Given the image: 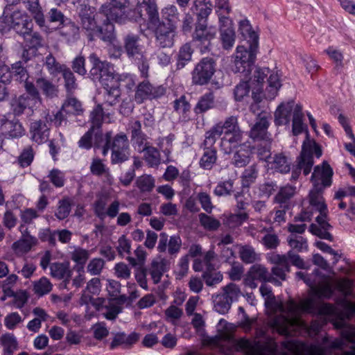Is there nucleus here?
Returning <instances> with one entry per match:
<instances>
[{"label":"nucleus","mask_w":355,"mask_h":355,"mask_svg":"<svg viewBox=\"0 0 355 355\" xmlns=\"http://www.w3.org/2000/svg\"><path fill=\"white\" fill-rule=\"evenodd\" d=\"M342 314L334 323L336 329H341L342 339H336L331 344L333 349H340L341 355H355V327L349 325L345 318H350L355 314V303L345 299L340 303Z\"/></svg>","instance_id":"nucleus-3"},{"label":"nucleus","mask_w":355,"mask_h":355,"mask_svg":"<svg viewBox=\"0 0 355 355\" xmlns=\"http://www.w3.org/2000/svg\"><path fill=\"white\" fill-rule=\"evenodd\" d=\"M303 116L302 106L295 105L293 115V133L294 135L300 134L303 130Z\"/></svg>","instance_id":"nucleus-50"},{"label":"nucleus","mask_w":355,"mask_h":355,"mask_svg":"<svg viewBox=\"0 0 355 355\" xmlns=\"http://www.w3.org/2000/svg\"><path fill=\"white\" fill-rule=\"evenodd\" d=\"M80 17L83 29L88 33L89 40H93L96 30L98 28L94 19V15L92 12H82Z\"/></svg>","instance_id":"nucleus-34"},{"label":"nucleus","mask_w":355,"mask_h":355,"mask_svg":"<svg viewBox=\"0 0 355 355\" xmlns=\"http://www.w3.org/2000/svg\"><path fill=\"white\" fill-rule=\"evenodd\" d=\"M250 279H256L263 282H272L277 286H280L281 282L276 278L270 276L268 269L263 265L254 264L251 266L248 272Z\"/></svg>","instance_id":"nucleus-25"},{"label":"nucleus","mask_w":355,"mask_h":355,"mask_svg":"<svg viewBox=\"0 0 355 355\" xmlns=\"http://www.w3.org/2000/svg\"><path fill=\"white\" fill-rule=\"evenodd\" d=\"M11 71L16 78V80L21 83L25 82L29 78L28 73L21 61L16 62L12 64Z\"/></svg>","instance_id":"nucleus-60"},{"label":"nucleus","mask_w":355,"mask_h":355,"mask_svg":"<svg viewBox=\"0 0 355 355\" xmlns=\"http://www.w3.org/2000/svg\"><path fill=\"white\" fill-rule=\"evenodd\" d=\"M241 291L238 285L230 283L222 288V292L212 296L214 309L220 314L227 313L234 301L238 300Z\"/></svg>","instance_id":"nucleus-9"},{"label":"nucleus","mask_w":355,"mask_h":355,"mask_svg":"<svg viewBox=\"0 0 355 355\" xmlns=\"http://www.w3.org/2000/svg\"><path fill=\"white\" fill-rule=\"evenodd\" d=\"M238 253L241 260L245 263H252L259 261L260 254L250 245H238Z\"/></svg>","instance_id":"nucleus-31"},{"label":"nucleus","mask_w":355,"mask_h":355,"mask_svg":"<svg viewBox=\"0 0 355 355\" xmlns=\"http://www.w3.org/2000/svg\"><path fill=\"white\" fill-rule=\"evenodd\" d=\"M193 10L197 15V21H207V17L212 10V5L208 0H196Z\"/></svg>","instance_id":"nucleus-35"},{"label":"nucleus","mask_w":355,"mask_h":355,"mask_svg":"<svg viewBox=\"0 0 355 355\" xmlns=\"http://www.w3.org/2000/svg\"><path fill=\"white\" fill-rule=\"evenodd\" d=\"M50 270L51 275L53 277L61 279L67 276L64 282L65 285L69 283L71 270L69 269L67 264L60 262L53 263L50 265Z\"/></svg>","instance_id":"nucleus-37"},{"label":"nucleus","mask_w":355,"mask_h":355,"mask_svg":"<svg viewBox=\"0 0 355 355\" xmlns=\"http://www.w3.org/2000/svg\"><path fill=\"white\" fill-rule=\"evenodd\" d=\"M37 244L36 237H28V239L20 238L12 245V250L14 253L21 257L31 251L32 248Z\"/></svg>","instance_id":"nucleus-28"},{"label":"nucleus","mask_w":355,"mask_h":355,"mask_svg":"<svg viewBox=\"0 0 355 355\" xmlns=\"http://www.w3.org/2000/svg\"><path fill=\"white\" fill-rule=\"evenodd\" d=\"M71 211V202L69 198H63L58 202V206L55 216L59 220L68 217Z\"/></svg>","instance_id":"nucleus-61"},{"label":"nucleus","mask_w":355,"mask_h":355,"mask_svg":"<svg viewBox=\"0 0 355 355\" xmlns=\"http://www.w3.org/2000/svg\"><path fill=\"white\" fill-rule=\"evenodd\" d=\"M216 28L208 26L207 21H197L195 31L193 33V40L205 44V49L210 44V41L215 37Z\"/></svg>","instance_id":"nucleus-16"},{"label":"nucleus","mask_w":355,"mask_h":355,"mask_svg":"<svg viewBox=\"0 0 355 355\" xmlns=\"http://www.w3.org/2000/svg\"><path fill=\"white\" fill-rule=\"evenodd\" d=\"M214 103V95L212 92H209L202 96L196 107L194 112L196 114L203 113L213 107Z\"/></svg>","instance_id":"nucleus-42"},{"label":"nucleus","mask_w":355,"mask_h":355,"mask_svg":"<svg viewBox=\"0 0 355 355\" xmlns=\"http://www.w3.org/2000/svg\"><path fill=\"white\" fill-rule=\"evenodd\" d=\"M232 153L233 154L231 161L232 164L238 168L244 167L250 162L252 154V148L247 142L241 145L239 148L234 150Z\"/></svg>","instance_id":"nucleus-22"},{"label":"nucleus","mask_w":355,"mask_h":355,"mask_svg":"<svg viewBox=\"0 0 355 355\" xmlns=\"http://www.w3.org/2000/svg\"><path fill=\"white\" fill-rule=\"evenodd\" d=\"M278 309L280 314L274 318L272 326L282 335L295 336L300 329L305 327L299 317L300 311H313L314 302L313 299L307 298L297 304L291 300L285 304H281Z\"/></svg>","instance_id":"nucleus-1"},{"label":"nucleus","mask_w":355,"mask_h":355,"mask_svg":"<svg viewBox=\"0 0 355 355\" xmlns=\"http://www.w3.org/2000/svg\"><path fill=\"white\" fill-rule=\"evenodd\" d=\"M89 60L93 65L91 76L93 80L100 82L105 90L103 105H115L119 102L121 91L113 73L110 70L109 63L101 61L94 53L90 55Z\"/></svg>","instance_id":"nucleus-2"},{"label":"nucleus","mask_w":355,"mask_h":355,"mask_svg":"<svg viewBox=\"0 0 355 355\" xmlns=\"http://www.w3.org/2000/svg\"><path fill=\"white\" fill-rule=\"evenodd\" d=\"M130 19L139 23L148 21V24L155 26L159 23V14L155 1L151 0H137V5L132 12Z\"/></svg>","instance_id":"nucleus-10"},{"label":"nucleus","mask_w":355,"mask_h":355,"mask_svg":"<svg viewBox=\"0 0 355 355\" xmlns=\"http://www.w3.org/2000/svg\"><path fill=\"white\" fill-rule=\"evenodd\" d=\"M234 180L230 179L219 182L216 187L214 193L217 196H230L233 192Z\"/></svg>","instance_id":"nucleus-63"},{"label":"nucleus","mask_w":355,"mask_h":355,"mask_svg":"<svg viewBox=\"0 0 355 355\" xmlns=\"http://www.w3.org/2000/svg\"><path fill=\"white\" fill-rule=\"evenodd\" d=\"M217 159L215 148L207 147L204 149L202 156L200 160V166L204 169H211Z\"/></svg>","instance_id":"nucleus-40"},{"label":"nucleus","mask_w":355,"mask_h":355,"mask_svg":"<svg viewBox=\"0 0 355 355\" xmlns=\"http://www.w3.org/2000/svg\"><path fill=\"white\" fill-rule=\"evenodd\" d=\"M37 104L33 102L28 95L22 94L13 100L11 105L15 115L22 114L26 108H33Z\"/></svg>","instance_id":"nucleus-33"},{"label":"nucleus","mask_w":355,"mask_h":355,"mask_svg":"<svg viewBox=\"0 0 355 355\" xmlns=\"http://www.w3.org/2000/svg\"><path fill=\"white\" fill-rule=\"evenodd\" d=\"M220 126L223 130V134L234 133L242 132L239 128L238 119L234 116L227 117L224 123H219L216 124Z\"/></svg>","instance_id":"nucleus-51"},{"label":"nucleus","mask_w":355,"mask_h":355,"mask_svg":"<svg viewBox=\"0 0 355 355\" xmlns=\"http://www.w3.org/2000/svg\"><path fill=\"white\" fill-rule=\"evenodd\" d=\"M324 52L329 55V58L334 62L335 67L334 69L336 71H339L344 67V56L343 53L332 47L330 46L328 49H327Z\"/></svg>","instance_id":"nucleus-54"},{"label":"nucleus","mask_w":355,"mask_h":355,"mask_svg":"<svg viewBox=\"0 0 355 355\" xmlns=\"http://www.w3.org/2000/svg\"><path fill=\"white\" fill-rule=\"evenodd\" d=\"M128 4V0H110L109 3L101 6L100 12L106 16L107 21L121 24L132 15L130 13L126 15L123 10Z\"/></svg>","instance_id":"nucleus-12"},{"label":"nucleus","mask_w":355,"mask_h":355,"mask_svg":"<svg viewBox=\"0 0 355 355\" xmlns=\"http://www.w3.org/2000/svg\"><path fill=\"white\" fill-rule=\"evenodd\" d=\"M295 193V187L287 185L282 187L275 198V201L280 205H288V200L294 196Z\"/></svg>","instance_id":"nucleus-52"},{"label":"nucleus","mask_w":355,"mask_h":355,"mask_svg":"<svg viewBox=\"0 0 355 355\" xmlns=\"http://www.w3.org/2000/svg\"><path fill=\"white\" fill-rule=\"evenodd\" d=\"M98 37L101 40L107 42H111L114 39V26L107 22L103 27H99L96 30L94 37Z\"/></svg>","instance_id":"nucleus-41"},{"label":"nucleus","mask_w":355,"mask_h":355,"mask_svg":"<svg viewBox=\"0 0 355 355\" xmlns=\"http://www.w3.org/2000/svg\"><path fill=\"white\" fill-rule=\"evenodd\" d=\"M105 116L102 105L98 104L90 113V120L92 122V130L100 128L102 125L103 119Z\"/></svg>","instance_id":"nucleus-57"},{"label":"nucleus","mask_w":355,"mask_h":355,"mask_svg":"<svg viewBox=\"0 0 355 355\" xmlns=\"http://www.w3.org/2000/svg\"><path fill=\"white\" fill-rule=\"evenodd\" d=\"M174 109L180 114L182 115L184 120L189 119V112H190V104L186 100L184 96H182L180 98L174 101Z\"/></svg>","instance_id":"nucleus-56"},{"label":"nucleus","mask_w":355,"mask_h":355,"mask_svg":"<svg viewBox=\"0 0 355 355\" xmlns=\"http://www.w3.org/2000/svg\"><path fill=\"white\" fill-rule=\"evenodd\" d=\"M90 256L89 250L76 247L70 253L71 259L78 265V267H83Z\"/></svg>","instance_id":"nucleus-47"},{"label":"nucleus","mask_w":355,"mask_h":355,"mask_svg":"<svg viewBox=\"0 0 355 355\" xmlns=\"http://www.w3.org/2000/svg\"><path fill=\"white\" fill-rule=\"evenodd\" d=\"M135 183L141 192H150L155 187V180L150 175L144 174L138 177Z\"/></svg>","instance_id":"nucleus-49"},{"label":"nucleus","mask_w":355,"mask_h":355,"mask_svg":"<svg viewBox=\"0 0 355 355\" xmlns=\"http://www.w3.org/2000/svg\"><path fill=\"white\" fill-rule=\"evenodd\" d=\"M324 188L314 187L309 192V209L319 215L315 218L318 225L312 223L309 227L310 232L318 237L332 241L333 237L329 232L332 227L327 220V207L322 196Z\"/></svg>","instance_id":"nucleus-4"},{"label":"nucleus","mask_w":355,"mask_h":355,"mask_svg":"<svg viewBox=\"0 0 355 355\" xmlns=\"http://www.w3.org/2000/svg\"><path fill=\"white\" fill-rule=\"evenodd\" d=\"M237 347L245 351L246 355H268V351H273V349L268 350V346L261 344L259 341L252 342L245 339L238 340Z\"/></svg>","instance_id":"nucleus-23"},{"label":"nucleus","mask_w":355,"mask_h":355,"mask_svg":"<svg viewBox=\"0 0 355 355\" xmlns=\"http://www.w3.org/2000/svg\"><path fill=\"white\" fill-rule=\"evenodd\" d=\"M3 133L10 138L15 139L25 135V129L18 119L6 120L2 124Z\"/></svg>","instance_id":"nucleus-27"},{"label":"nucleus","mask_w":355,"mask_h":355,"mask_svg":"<svg viewBox=\"0 0 355 355\" xmlns=\"http://www.w3.org/2000/svg\"><path fill=\"white\" fill-rule=\"evenodd\" d=\"M311 288L313 294L318 297L329 298L334 291L333 283L328 279L318 285L313 284Z\"/></svg>","instance_id":"nucleus-39"},{"label":"nucleus","mask_w":355,"mask_h":355,"mask_svg":"<svg viewBox=\"0 0 355 355\" xmlns=\"http://www.w3.org/2000/svg\"><path fill=\"white\" fill-rule=\"evenodd\" d=\"M239 31L240 32L243 39L247 40L250 46L252 47L258 46V35L252 30V28L248 20L243 19L239 22Z\"/></svg>","instance_id":"nucleus-32"},{"label":"nucleus","mask_w":355,"mask_h":355,"mask_svg":"<svg viewBox=\"0 0 355 355\" xmlns=\"http://www.w3.org/2000/svg\"><path fill=\"white\" fill-rule=\"evenodd\" d=\"M333 174V169L330 165L324 161L321 165H318L314 168L311 181L314 187L324 189L331 186Z\"/></svg>","instance_id":"nucleus-14"},{"label":"nucleus","mask_w":355,"mask_h":355,"mask_svg":"<svg viewBox=\"0 0 355 355\" xmlns=\"http://www.w3.org/2000/svg\"><path fill=\"white\" fill-rule=\"evenodd\" d=\"M193 49L189 42L184 44L180 47L177 55V67L178 69L183 68L191 61Z\"/></svg>","instance_id":"nucleus-38"},{"label":"nucleus","mask_w":355,"mask_h":355,"mask_svg":"<svg viewBox=\"0 0 355 355\" xmlns=\"http://www.w3.org/2000/svg\"><path fill=\"white\" fill-rule=\"evenodd\" d=\"M257 46H250L249 49L243 45L236 47L232 55V71L242 73L245 78H248L255 60V49Z\"/></svg>","instance_id":"nucleus-8"},{"label":"nucleus","mask_w":355,"mask_h":355,"mask_svg":"<svg viewBox=\"0 0 355 355\" xmlns=\"http://www.w3.org/2000/svg\"><path fill=\"white\" fill-rule=\"evenodd\" d=\"M112 139V132H107L105 134L106 143L103 149V154L105 155L109 148L111 150H130L129 141L127 135L123 132L116 135Z\"/></svg>","instance_id":"nucleus-20"},{"label":"nucleus","mask_w":355,"mask_h":355,"mask_svg":"<svg viewBox=\"0 0 355 355\" xmlns=\"http://www.w3.org/2000/svg\"><path fill=\"white\" fill-rule=\"evenodd\" d=\"M268 260L274 265L271 268L272 274L282 281H285L286 273L291 271L290 263L286 262L285 256L273 252L270 255Z\"/></svg>","instance_id":"nucleus-19"},{"label":"nucleus","mask_w":355,"mask_h":355,"mask_svg":"<svg viewBox=\"0 0 355 355\" xmlns=\"http://www.w3.org/2000/svg\"><path fill=\"white\" fill-rule=\"evenodd\" d=\"M7 11L8 8H6L2 17L0 18L1 31L7 32L12 28L21 35H26L31 31L33 22L25 14L19 10H15L11 15H8Z\"/></svg>","instance_id":"nucleus-7"},{"label":"nucleus","mask_w":355,"mask_h":355,"mask_svg":"<svg viewBox=\"0 0 355 355\" xmlns=\"http://www.w3.org/2000/svg\"><path fill=\"white\" fill-rule=\"evenodd\" d=\"M293 101L281 103L275 112V123L277 125H287L290 122L291 112L294 110Z\"/></svg>","instance_id":"nucleus-26"},{"label":"nucleus","mask_w":355,"mask_h":355,"mask_svg":"<svg viewBox=\"0 0 355 355\" xmlns=\"http://www.w3.org/2000/svg\"><path fill=\"white\" fill-rule=\"evenodd\" d=\"M145 160L150 166H158L160 163V153L159 150L150 146L144 150Z\"/></svg>","instance_id":"nucleus-58"},{"label":"nucleus","mask_w":355,"mask_h":355,"mask_svg":"<svg viewBox=\"0 0 355 355\" xmlns=\"http://www.w3.org/2000/svg\"><path fill=\"white\" fill-rule=\"evenodd\" d=\"M258 168L257 164H252L245 169L241 175L243 187H249L258 177Z\"/></svg>","instance_id":"nucleus-46"},{"label":"nucleus","mask_w":355,"mask_h":355,"mask_svg":"<svg viewBox=\"0 0 355 355\" xmlns=\"http://www.w3.org/2000/svg\"><path fill=\"white\" fill-rule=\"evenodd\" d=\"M35 83L37 88L46 98H53L58 96L59 92L58 86L49 79L40 77L36 79Z\"/></svg>","instance_id":"nucleus-30"},{"label":"nucleus","mask_w":355,"mask_h":355,"mask_svg":"<svg viewBox=\"0 0 355 355\" xmlns=\"http://www.w3.org/2000/svg\"><path fill=\"white\" fill-rule=\"evenodd\" d=\"M44 64L51 75L62 73L67 67L66 65L60 64L51 53L46 57Z\"/></svg>","instance_id":"nucleus-55"},{"label":"nucleus","mask_w":355,"mask_h":355,"mask_svg":"<svg viewBox=\"0 0 355 355\" xmlns=\"http://www.w3.org/2000/svg\"><path fill=\"white\" fill-rule=\"evenodd\" d=\"M105 265V262L101 258H94L89 261L87 266V272L92 276L101 275Z\"/></svg>","instance_id":"nucleus-59"},{"label":"nucleus","mask_w":355,"mask_h":355,"mask_svg":"<svg viewBox=\"0 0 355 355\" xmlns=\"http://www.w3.org/2000/svg\"><path fill=\"white\" fill-rule=\"evenodd\" d=\"M33 291L35 294L39 297L49 293L53 288V284L51 283L50 280L45 277H42L39 280L33 282Z\"/></svg>","instance_id":"nucleus-44"},{"label":"nucleus","mask_w":355,"mask_h":355,"mask_svg":"<svg viewBox=\"0 0 355 355\" xmlns=\"http://www.w3.org/2000/svg\"><path fill=\"white\" fill-rule=\"evenodd\" d=\"M220 39L222 46L225 50L231 49L235 42L236 35L232 20L229 17H220Z\"/></svg>","instance_id":"nucleus-15"},{"label":"nucleus","mask_w":355,"mask_h":355,"mask_svg":"<svg viewBox=\"0 0 355 355\" xmlns=\"http://www.w3.org/2000/svg\"><path fill=\"white\" fill-rule=\"evenodd\" d=\"M148 28H155L154 34L155 38V44L159 49H171L175 43L176 36V27L171 23L160 22L155 25H149L147 23Z\"/></svg>","instance_id":"nucleus-11"},{"label":"nucleus","mask_w":355,"mask_h":355,"mask_svg":"<svg viewBox=\"0 0 355 355\" xmlns=\"http://www.w3.org/2000/svg\"><path fill=\"white\" fill-rule=\"evenodd\" d=\"M271 168L281 173H287L291 170V162L288 157L282 153L275 155L272 160L268 162Z\"/></svg>","instance_id":"nucleus-36"},{"label":"nucleus","mask_w":355,"mask_h":355,"mask_svg":"<svg viewBox=\"0 0 355 355\" xmlns=\"http://www.w3.org/2000/svg\"><path fill=\"white\" fill-rule=\"evenodd\" d=\"M245 143L243 141V132L224 134L220 141V150L225 154L230 155Z\"/></svg>","instance_id":"nucleus-21"},{"label":"nucleus","mask_w":355,"mask_h":355,"mask_svg":"<svg viewBox=\"0 0 355 355\" xmlns=\"http://www.w3.org/2000/svg\"><path fill=\"white\" fill-rule=\"evenodd\" d=\"M30 133L33 141L37 144H42L49 139V128L44 121H35L31 123Z\"/></svg>","instance_id":"nucleus-24"},{"label":"nucleus","mask_w":355,"mask_h":355,"mask_svg":"<svg viewBox=\"0 0 355 355\" xmlns=\"http://www.w3.org/2000/svg\"><path fill=\"white\" fill-rule=\"evenodd\" d=\"M199 220L202 226L209 231L216 230L220 225L218 220L203 213L199 214Z\"/></svg>","instance_id":"nucleus-62"},{"label":"nucleus","mask_w":355,"mask_h":355,"mask_svg":"<svg viewBox=\"0 0 355 355\" xmlns=\"http://www.w3.org/2000/svg\"><path fill=\"white\" fill-rule=\"evenodd\" d=\"M313 154L319 158L322 155V150L314 141L309 140L307 135L306 140L303 142L300 155L297 158V165L292 171V180H296L298 178L302 170L305 175L311 172L314 163Z\"/></svg>","instance_id":"nucleus-6"},{"label":"nucleus","mask_w":355,"mask_h":355,"mask_svg":"<svg viewBox=\"0 0 355 355\" xmlns=\"http://www.w3.org/2000/svg\"><path fill=\"white\" fill-rule=\"evenodd\" d=\"M62 107L65 114L78 115L83 112L81 103L77 98L71 96H67Z\"/></svg>","instance_id":"nucleus-43"},{"label":"nucleus","mask_w":355,"mask_h":355,"mask_svg":"<svg viewBox=\"0 0 355 355\" xmlns=\"http://www.w3.org/2000/svg\"><path fill=\"white\" fill-rule=\"evenodd\" d=\"M215 71V61L211 58H205L196 66L192 73L193 83L204 85L209 82Z\"/></svg>","instance_id":"nucleus-13"},{"label":"nucleus","mask_w":355,"mask_h":355,"mask_svg":"<svg viewBox=\"0 0 355 355\" xmlns=\"http://www.w3.org/2000/svg\"><path fill=\"white\" fill-rule=\"evenodd\" d=\"M164 313L165 320L173 325H176L184 314L182 309L174 304L166 309Z\"/></svg>","instance_id":"nucleus-45"},{"label":"nucleus","mask_w":355,"mask_h":355,"mask_svg":"<svg viewBox=\"0 0 355 355\" xmlns=\"http://www.w3.org/2000/svg\"><path fill=\"white\" fill-rule=\"evenodd\" d=\"M283 345L291 355H302L305 349L304 344L295 340L284 342Z\"/></svg>","instance_id":"nucleus-64"},{"label":"nucleus","mask_w":355,"mask_h":355,"mask_svg":"<svg viewBox=\"0 0 355 355\" xmlns=\"http://www.w3.org/2000/svg\"><path fill=\"white\" fill-rule=\"evenodd\" d=\"M259 121L252 127L250 131V137L254 139L267 140L268 139V128L269 122L268 121L270 114L266 112H261L257 114Z\"/></svg>","instance_id":"nucleus-17"},{"label":"nucleus","mask_w":355,"mask_h":355,"mask_svg":"<svg viewBox=\"0 0 355 355\" xmlns=\"http://www.w3.org/2000/svg\"><path fill=\"white\" fill-rule=\"evenodd\" d=\"M0 342L3 347L4 354L10 355L17 347L16 338L12 334H6L0 338Z\"/></svg>","instance_id":"nucleus-53"},{"label":"nucleus","mask_w":355,"mask_h":355,"mask_svg":"<svg viewBox=\"0 0 355 355\" xmlns=\"http://www.w3.org/2000/svg\"><path fill=\"white\" fill-rule=\"evenodd\" d=\"M64 81V88L68 94H71L77 89L78 84L76 77L71 70L67 67L62 71Z\"/></svg>","instance_id":"nucleus-48"},{"label":"nucleus","mask_w":355,"mask_h":355,"mask_svg":"<svg viewBox=\"0 0 355 355\" xmlns=\"http://www.w3.org/2000/svg\"><path fill=\"white\" fill-rule=\"evenodd\" d=\"M148 275L155 284L161 282L164 274L169 268V261L165 258L157 257L153 259L146 267Z\"/></svg>","instance_id":"nucleus-18"},{"label":"nucleus","mask_w":355,"mask_h":355,"mask_svg":"<svg viewBox=\"0 0 355 355\" xmlns=\"http://www.w3.org/2000/svg\"><path fill=\"white\" fill-rule=\"evenodd\" d=\"M123 48L128 58L136 62L144 76H146L149 68L144 46L141 44L139 35L130 33L123 37Z\"/></svg>","instance_id":"nucleus-5"},{"label":"nucleus","mask_w":355,"mask_h":355,"mask_svg":"<svg viewBox=\"0 0 355 355\" xmlns=\"http://www.w3.org/2000/svg\"><path fill=\"white\" fill-rule=\"evenodd\" d=\"M157 96V90L150 83L144 81L138 85L135 94V99L138 103H141L146 99Z\"/></svg>","instance_id":"nucleus-29"}]
</instances>
